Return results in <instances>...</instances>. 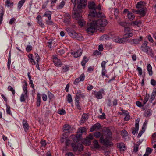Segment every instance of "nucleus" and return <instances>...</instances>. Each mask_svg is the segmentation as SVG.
I'll return each mask as SVG.
<instances>
[{"mask_svg":"<svg viewBox=\"0 0 156 156\" xmlns=\"http://www.w3.org/2000/svg\"><path fill=\"white\" fill-rule=\"evenodd\" d=\"M152 150L150 148L147 147L146 149V153L148 154L149 155L152 152Z\"/></svg>","mask_w":156,"mask_h":156,"instance_id":"obj_63","label":"nucleus"},{"mask_svg":"<svg viewBox=\"0 0 156 156\" xmlns=\"http://www.w3.org/2000/svg\"><path fill=\"white\" fill-rule=\"evenodd\" d=\"M121 134L122 137L125 140H128L129 139L128 133L125 130H123L121 132Z\"/></svg>","mask_w":156,"mask_h":156,"instance_id":"obj_22","label":"nucleus"},{"mask_svg":"<svg viewBox=\"0 0 156 156\" xmlns=\"http://www.w3.org/2000/svg\"><path fill=\"white\" fill-rule=\"evenodd\" d=\"M57 53L60 55H62L65 52L64 50L63 49H57L56 50Z\"/></svg>","mask_w":156,"mask_h":156,"instance_id":"obj_35","label":"nucleus"},{"mask_svg":"<svg viewBox=\"0 0 156 156\" xmlns=\"http://www.w3.org/2000/svg\"><path fill=\"white\" fill-rule=\"evenodd\" d=\"M37 22L39 23L40 26L42 27L43 28L44 27V24L42 22V18L40 15H38L36 18Z\"/></svg>","mask_w":156,"mask_h":156,"instance_id":"obj_21","label":"nucleus"},{"mask_svg":"<svg viewBox=\"0 0 156 156\" xmlns=\"http://www.w3.org/2000/svg\"><path fill=\"white\" fill-rule=\"evenodd\" d=\"M149 97V95L148 94H146L144 97V99L143 101V104H145L148 101Z\"/></svg>","mask_w":156,"mask_h":156,"instance_id":"obj_43","label":"nucleus"},{"mask_svg":"<svg viewBox=\"0 0 156 156\" xmlns=\"http://www.w3.org/2000/svg\"><path fill=\"white\" fill-rule=\"evenodd\" d=\"M136 105L139 107H141L144 106V105H142V103L139 101H137L136 102Z\"/></svg>","mask_w":156,"mask_h":156,"instance_id":"obj_60","label":"nucleus"},{"mask_svg":"<svg viewBox=\"0 0 156 156\" xmlns=\"http://www.w3.org/2000/svg\"><path fill=\"white\" fill-rule=\"evenodd\" d=\"M104 93V89H102L98 92L94 91L92 94H94L95 97L98 99H101L103 98L102 94H103Z\"/></svg>","mask_w":156,"mask_h":156,"instance_id":"obj_11","label":"nucleus"},{"mask_svg":"<svg viewBox=\"0 0 156 156\" xmlns=\"http://www.w3.org/2000/svg\"><path fill=\"white\" fill-rule=\"evenodd\" d=\"M22 125L26 132L28 131L29 129V126L27 123V120H23L22 122Z\"/></svg>","mask_w":156,"mask_h":156,"instance_id":"obj_19","label":"nucleus"},{"mask_svg":"<svg viewBox=\"0 0 156 156\" xmlns=\"http://www.w3.org/2000/svg\"><path fill=\"white\" fill-rule=\"evenodd\" d=\"M78 9L82 10L85 8L87 5V0H76Z\"/></svg>","mask_w":156,"mask_h":156,"instance_id":"obj_8","label":"nucleus"},{"mask_svg":"<svg viewBox=\"0 0 156 156\" xmlns=\"http://www.w3.org/2000/svg\"><path fill=\"white\" fill-rule=\"evenodd\" d=\"M88 60L89 59L87 58L86 56H84L83 58V60L81 62L82 65L83 66H84L85 64L87 62H88Z\"/></svg>","mask_w":156,"mask_h":156,"instance_id":"obj_31","label":"nucleus"},{"mask_svg":"<svg viewBox=\"0 0 156 156\" xmlns=\"http://www.w3.org/2000/svg\"><path fill=\"white\" fill-rule=\"evenodd\" d=\"M25 2V0H21L20 1L17 5L18 8L20 9Z\"/></svg>","mask_w":156,"mask_h":156,"instance_id":"obj_30","label":"nucleus"},{"mask_svg":"<svg viewBox=\"0 0 156 156\" xmlns=\"http://www.w3.org/2000/svg\"><path fill=\"white\" fill-rule=\"evenodd\" d=\"M46 23L49 25H53L54 23L51 20H48L46 21Z\"/></svg>","mask_w":156,"mask_h":156,"instance_id":"obj_61","label":"nucleus"},{"mask_svg":"<svg viewBox=\"0 0 156 156\" xmlns=\"http://www.w3.org/2000/svg\"><path fill=\"white\" fill-rule=\"evenodd\" d=\"M141 23L142 22L140 20L138 21H134L131 22L130 24L133 26H134L136 25L138 27H139L140 26Z\"/></svg>","mask_w":156,"mask_h":156,"instance_id":"obj_24","label":"nucleus"},{"mask_svg":"<svg viewBox=\"0 0 156 156\" xmlns=\"http://www.w3.org/2000/svg\"><path fill=\"white\" fill-rule=\"evenodd\" d=\"M133 35V33L132 32H130V31L127 34H125L124 37L125 38H128L132 37Z\"/></svg>","mask_w":156,"mask_h":156,"instance_id":"obj_42","label":"nucleus"},{"mask_svg":"<svg viewBox=\"0 0 156 156\" xmlns=\"http://www.w3.org/2000/svg\"><path fill=\"white\" fill-rule=\"evenodd\" d=\"M6 112L7 114L10 115H12V113L11 112L10 107L9 106L7 105Z\"/></svg>","mask_w":156,"mask_h":156,"instance_id":"obj_49","label":"nucleus"},{"mask_svg":"<svg viewBox=\"0 0 156 156\" xmlns=\"http://www.w3.org/2000/svg\"><path fill=\"white\" fill-rule=\"evenodd\" d=\"M24 83L25 84L23 87V92L21 94L20 98V100L21 102H24L26 100V99L28 97V91L27 89V84L26 81L24 82Z\"/></svg>","mask_w":156,"mask_h":156,"instance_id":"obj_5","label":"nucleus"},{"mask_svg":"<svg viewBox=\"0 0 156 156\" xmlns=\"http://www.w3.org/2000/svg\"><path fill=\"white\" fill-rule=\"evenodd\" d=\"M71 146L74 151H81L83 150V145L80 143H78L76 145L74 143L71 144Z\"/></svg>","mask_w":156,"mask_h":156,"instance_id":"obj_10","label":"nucleus"},{"mask_svg":"<svg viewBox=\"0 0 156 156\" xmlns=\"http://www.w3.org/2000/svg\"><path fill=\"white\" fill-rule=\"evenodd\" d=\"M51 12L50 11H47L43 15L44 17H46L48 18V20H51Z\"/></svg>","mask_w":156,"mask_h":156,"instance_id":"obj_28","label":"nucleus"},{"mask_svg":"<svg viewBox=\"0 0 156 156\" xmlns=\"http://www.w3.org/2000/svg\"><path fill=\"white\" fill-rule=\"evenodd\" d=\"M152 137V143H154L156 142V132L154 133L151 136Z\"/></svg>","mask_w":156,"mask_h":156,"instance_id":"obj_39","label":"nucleus"},{"mask_svg":"<svg viewBox=\"0 0 156 156\" xmlns=\"http://www.w3.org/2000/svg\"><path fill=\"white\" fill-rule=\"evenodd\" d=\"M88 6L90 9L92 10L90 11L89 16L92 17L97 16L98 18L102 16V12L100 11L101 9V7L100 5L96 6L95 3L91 2L88 3Z\"/></svg>","mask_w":156,"mask_h":156,"instance_id":"obj_2","label":"nucleus"},{"mask_svg":"<svg viewBox=\"0 0 156 156\" xmlns=\"http://www.w3.org/2000/svg\"><path fill=\"white\" fill-rule=\"evenodd\" d=\"M36 105L38 107H39L41 103V95L39 93H38L37 96Z\"/></svg>","mask_w":156,"mask_h":156,"instance_id":"obj_27","label":"nucleus"},{"mask_svg":"<svg viewBox=\"0 0 156 156\" xmlns=\"http://www.w3.org/2000/svg\"><path fill=\"white\" fill-rule=\"evenodd\" d=\"M16 20V19L14 18L13 17L11 19H10V20L9 21V23L11 25L13 23H14L15 22V21Z\"/></svg>","mask_w":156,"mask_h":156,"instance_id":"obj_58","label":"nucleus"},{"mask_svg":"<svg viewBox=\"0 0 156 156\" xmlns=\"http://www.w3.org/2000/svg\"><path fill=\"white\" fill-rule=\"evenodd\" d=\"M58 113L60 114L63 115L66 113L65 111L63 109H61L58 111Z\"/></svg>","mask_w":156,"mask_h":156,"instance_id":"obj_52","label":"nucleus"},{"mask_svg":"<svg viewBox=\"0 0 156 156\" xmlns=\"http://www.w3.org/2000/svg\"><path fill=\"white\" fill-rule=\"evenodd\" d=\"M8 90L12 92V95L14 96L15 94V90L10 85H9L8 87Z\"/></svg>","mask_w":156,"mask_h":156,"instance_id":"obj_37","label":"nucleus"},{"mask_svg":"<svg viewBox=\"0 0 156 156\" xmlns=\"http://www.w3.org/2000/svg\"><path fill=\"white\" fill-rule=\"evenodd\" d=\"M63 129L66 133L71 132L73 129V128L69 124H66L63 126Z\"/></svg>","mask_w":156,"mask_h":156,"instance_id":"obj_15","label":"nucleus"},{"mask_svg":"<svg viewBox=\"0 0 156 156\" xmlns=\"http://www.w3.org/2000/svg\"><path fill=\"white\" fill-rule=\"evenodd\" d=\"M127 16L128 18L130 21L133 20L135 17V16L133 14L129 11L128 12L127 14Z\"/></svg>","mask_w":156,"mask_h":156,"instance_id":"obj_25","label":"nucleus"},{"mask_svg":"<svg viewBox=\"0 0 156 156\" xmlns=\"http://www.w3.org/2000/svg\"><path fill=\"white\" fill-rule=\"evenodd\" d=\"M96 24L98 27H104L106 26L107 24V20L104 19L98 20H95Z\"/></svg>","mask_w":156,"mask_h":156,"instance_id":"obj_9","label":"nucleus"},{"mask_svg":"<svg viewBox=\"0 0 156 156\" xmlns=\"http://www.w3.org/2000/svg\"><path fill=\"white\" fill-rule=\"evenodd\" d=\"M112 34L110 35H107L106 34H104L103 36H102L100 39L101 40L102 39L103 40H108L111 37H112Z\"/></svg>","mask_w":156,"mask_h":156,"instance_id":"obj_29","label":"nucleus"},{"mask_svg":"<svg viewBox=\"0 0 156 156\" xmlns=\"http://www.w3.org/2000/svg\"><path fill=\"white\" fill-rule=\"evenodd\" d=\"M130 31V28L128 27H124V32L126 34H127Z\"/></svg>","mask_w":156,"mask_h":156,"instance_id":"obj_54","label":"nucleus"},{"mask_svg":"<svg viewBox=\"0 0 156 156\" xmlns=\"http://www.w3.org/2000/svg\"><path fill=\"white\" fill-rule=\"evenodd\" d=\"M79 132H80L81 134L86 131V129L83 127L80 128L79 130Z\"/></svg>","mask_w":156,"mask_h":156,"instance_id":"obj_56","label":"nucleus"},{"mask_svg":"<svg viewBox=\"0 0 156 156\" xmlns=\"http://www.w3.org/2000/svg\"><path fill=\"white\" fill-rule=\"evenodd\" d=\"M111 38L112 39V41L115 42L119 43H124L126 42V40L123 38H120L118 36H116L114 37H111Z\"/></svg>","mask_w":156,"mask_h":156,"instance_id":"obj_12","label":"nucleus"},{"mask_svg":"<svg viewBox=\"0 0 156 156\" xmlns=\"http://www.w3.org/2000/svg\"><path fill=\"white\" fill-rule=\"evenodd\" d=\"M140 14L143 16L146 14V10L145 9H140Z\"/></svg>","mask_w":156,"mask_h":156,"instance_id":"obj_46","label":"nucleus"},{"mask_svg":"<svg viewBox=\"0 0 156 156\" xmlns=\"http://www.w3.org/2000/svg\"><path fill=\"white\" fill-rule=\"evenodd\" d=\"M6 3L8 7H10L12 6L13 3V2H10V0H7Z\"/></svg>","mask_w":156,"mask_h":156,"instance_id":"obj_47","label":"nucleus"},{"mask_svg":"<svg viewBox=\"0 0 156 156\" xmlns=\"http://www.w3.org/2000/svg\"><path fill=\"white\" fill-rule=\"evenodd\" d=\"M78 23L79 24L81 27L83 26L86 23V22L81 18L78 20Z\"/></svg>","mask_w":156,"mask_h":156,"instance_id":"obj_34","label":"nucleus"},{"mask_svg":"<svg viewBox=\"0 0 156 156\" xmlns=\"http://www.w3.org/2000/svg\"><path fill=\"white\" fill-rule=\"evenodd\" d=\"M152 113V111L150 109H148L145 110V112L144 115L145 116H148L150 115Z\"/></svg>","mask_w":156,"mask_h":156,"instance_id":"obj_36","label":"nucleus"},{"mask_svg":"<svg viewBox=\"0 0 156 156\" xmlns=\"http://www.w3.org/2000/svg\"><path fill=\"white\" fill-rule=\"evenodd\" d=\"M53 57V62L54 64L57 66H61L62 65V62L60 59L57 58V55H55Z\"/></svg>","mask_w":156,"mask_h":156,"instance_id":"obj_14","label":"nucleus"},{"mask_svg":"<svg viewBox=\"0 0 156 156\" xmlns=\"http://www.w3.org/2000/svg\"><path fill=\"white\" fill-rule=\"evenodd\" d=\"M94 146L96 148H98L100 147V146L97 140H94Z\"/></svg>","mask_w":156,"mask_h":156,"instance_id":"obj_44","label":"nucleus"},{"mask_svg":"<svg viewBox=\"0 0 156 156\" xmlns=\"http://www.w3.org/2000/svg\"><path fill=\"white\" fill-rule=\"evenodd\" d=\"M156 90H154L151 95V98H150V100H151V101H153L154 98L156 96Z\"/></svg>","mask_w":156,"mask_h":156,"instance_id":"obj_40","label":"nucleus"},{"mask_svg":"<svg viewBox=\"0 0 156 156\" xmlns=\"http://www.w3.org/2000/svg\"><path fill=\"white\" fill-rule=\"evenodd\" d=\"M41 146L45 147L47 145L45 140H41Z\"/></svg>","mask_w":156,"mask_h":156,"instance_id":"obj_50","label":"nucleus"},{"mask_svg":"<svg viewBox=\"0 0 156 156\" xmlns=\"http://www.w3.org/2000/svg\"><path fill=\"white\" fill-rule=\"evenodd\" d=\"M42 97L43 100L44 101H46L47 99V96L45 94H42Z\"/></svg>","mask_w":156,"mask_h":156,"instance_id":"obj_64","label":"nucleus"},{"mask_svg":"<svg viewBox=\"0 0 156 156\" xmlns=\"http://www.w3.org/2000/svg\"><path fill=\"white\" fill-rule=\"evenodd\" d=\"M129 42L131 44H136L139 43V41L138 39H134L131 40Z\"/></svg>","mask_w":156,"mask_h":156,"instance_id":"obj_32","label":"nucleus"},{"mask_svg":"<svg viewBox=\"0 0 156 156\" xmlns=\"http://www.w3.org/2000/svg\"><path fill=\"white\" fill-rule=\"evenodd\" d=\"M32 49V47L31 45H27L26 47V51L27 52L30 51Z\"/></svg>","mask_w":156,"mask_h":156,"instance_id":"obj_55","label":"nucleus"},{"mask_svg":"<svg viewBox=\"0 0 156 156\" xmlns=\"http://www.w3.org/2000/svg\"><path fill=\"white\" fill-rule=\"evenodd\" d=\"M67 101L69 103H71L73 101L71 95L70 94H69L68 95Z\"/></svg>","mask_w":156,"mask_h":156,"instance_id":"obj_48","label":"nucleus"},{"mask_svg":"<svg viewBox=\"0 0 156 156\" xmlns=\"http://www.w3.org/2000/svg\"><path fill=\"white\" fill-rule=\"evenodd\" d=\"M70 17V16H69V18H65L64 19V22L67 24H69L70 23L69 17Z\"/></svg>","mask_w":156,"mask_h":156,"instance_id":"obj_62","label":"nucleus"},{"mask_svg":"<svg viewBox=\"0 0 156 156\" xmlns=\"http://www.w3.org/2000/svg\"><path fill=\"white\" fill-rule=\"evenodd\" d=\"M48 98L51 101L52 99L54 98L53 95L50 92H48Z\"/></svg>","mask_w":156,"mask_h":156,"instance_id":"obj_53","label":"nucleus"},{"mask_svg":"<svg viewBox=\"0 0 156 156\" xmlns=\"http://www.w3.org/2000/svg\"><path fill=\"white\" fill-rule=\"evenodd\" d=\"M117 147L121 151H124L125 150V147L123 143H119L117 144Z\"/></svg>","mask_w":156,"mask_h":156,"instance_id":"obj_20","label":"nucleus"},{"mask_svg":"<svg viewBox=\"0 0 156 156\" xmlns=\"http://www.w3.org/2000/svg\"><path fill=\"white\" fill-rule=\"evenodd\" d=\"M82 53V51L80 49L76 51H72L71 52V54L74 57L77 58L81 55Z\"/></svg>","mask_w":156,"mask_h":156,"instance_id":"obj_16","label":"nucleus"},{"mask_svg":"<svg viewBox=\"0 0 156 156\" xmlns=\"http://www.w3.org/2000/svg\"><path fill=\"white\" fill-rule=\"evenodd\" d=\"M97 28V25L96 24L95 20L88 23L85 27L86 30L89 34H92L95 32Z\"/></svg>","mask_w":156,"mask_h":156,"instance_id":"obj_3","label":"nucleus"},{"mask_svg":"<svg viewBox=\"0 0 156 156\" xmlns=\"http://www.w3.org/2000/svg\"><path fill=\"white\" fill-rule=\"evenodd\" d=\"M145 4L144 1H141L137 3L136 7L137 9L143 8L145 5Z\"/></svg>","mask_w":156,"mask_h":156,"instance_id":"obj_23","label":"nucleus"},{"mask_svg":"<svg viewBox=\"0 0 156 156\" xmlns=\"http://www.w3.org/2000/svg\"><path fill=\"white\" fill-rule=\"evenodd\" d=\"M82 10L78 9L75 10L74 9L73 11L72 17L73 19H75L77 20H78L81 18V12Z\"/></svg>","mask_w":156,"mask_h":156,"instance_id":"obj_7","label":"nucleus"},{"mask_svg":"<svg viewBox=\"0 0 156 156\" xmlns=\"http://www.w3.org/2000/svg\"><path fill=\"white\" fill-rule=\"evenodd\" d=\"M116 19L117 20V23L121 26L125 27L127 26V23L120 20L119 17H116Z\"/></svg>","mask_w":156,"mask_h":156,"instance_id":"obj_17","label":"nucleus"},{"mask_svg":"<svg viewBox=\"0 0 156 156\" xmlns=\"http://www.w3.org/2000/svg\"><path fill=\"white\" fill-rule=\"evenodd\" d=\"M80 97L84 98L85 97V95L83 94L80 90H78L76 94L75 98L76 102L78 104L79 103L80 98Z\"/></svg>","mask_w":156,"mask_h":156,"instance_id":"obj_13","label":"nucleus"},{"mask_svg":"<svg viewBox=\"0 0 156 156\" xmlns=\"http://www.w3.org/2000/svg\"><path fill=\"white\" fill-rule=\"evenodd\" d=\"M71 137L72 140L74 142H77L79 141V137H78V135H76V136L72 135Z\"/></svg>","mask_w":156,"mask_h":156,"instance_id":"obj_33","label":"nucleus"},{"mask_svg":"<svg viewBox=\"0 0 156 156\" xmlns=\"http://www.w3.org/2000/svg\"><path fill=\"white\" fill-rule=\"evenodd\" d=\"M139 130V127H136L135 128L133 127L131 128L132 133L133 134L135 135L138 132Z\"/></svg>","mask_w":156,"mask_h":156,"instance_id":"obj_38","label":"nucleus"},{"mask_svg":"<svg viewBox=\"0 0 156 156\" xmlns=\"http://www.w3.org/2000/svg\"><path fill=\"white\" fill-rule=\"evenodd\" d=\"M137 70L139 72V74L140 75H141L142 74V69L138 66H137Z\"/></svg>","mask_w":156,"mask_h":156,"instance_id":"obj_57","label":"nucleus"},{"mask_svg":"<svg viewBox=\"0 0 156 156\" xmlns=\"http://www.w3.org/2000/svg\"><path fill=\"white\" fill-rule=\"evenodd\" d=\"M94 135L97 138H99L101 136L100 141L103 144L107 145H111V143L109 141L112 138V133L108 128H106L101 134L100 132H96L94 133Z\"/></svg>","mask_w":156,"mask_h":156,"instance_id":"obj_1","label":"nucleus"},{"mask_svg":"<svg viewBox=\"0 0 156 156\" xmlns=\"http://www.w3.org/2000/svg\"><path fill=\"white\" fill-rule=\"evenodd\" d=\"M65 4V2L64 1H62L61 3L58 5L57 7V9H62L63 7Z\"/></svg>","mask_w":156,"mask_h":156,"instance_id":"obj_41","label":"nucleus"},{"mask_svg":"<svg viewBox=\"0 0 156 156\" xmlns=\"http://www.w3.org/2000/svg\"><path fill=\"white\" fill-rule=\"evenodd\" d=\"M82 122H84V121H85L87 118V116L85 115H82Z\"/></svg>","mask_w":156,"mask_h":156,"instance_id":"obj_59","label":"nucleus"},{"mask_svg":"<svg viewBox=\"0 0 156 156\" xmlns=\"http://www.w3.org/2000/svg\"><path fill=\"white\" fill-rule=\"evenodd\" d=\"M78 78L79 79V80L80 79V81H83L85 79V75L83 73Z\"/></svg>","mask_w":156,"mask_h":156,"instance_id":"obj_51","label":"nucleus"},{"mask_svg":"<svg viewBox=\"0 0 156 156\" xmlns=\"http://www.w3.org/2000/svg\"><path fill=\"white\" fill-rule=\"evenodd\" d=\"M62 69L64 72H67L69 70V67L65 65L62 66Z\"/></svg>","mask_w":156,"mask_h":156,"instance_id":"obj_45","label":"nucleus"},{"mask_svg":"<svg viewBox=\"0 0 156 156\" xmlns=\"http://www.w3.org/2000/svg\"><path fill=\"white\" fill-rule=\"evenodd\" d=\"M148 43L147 41H144L142 45L140 48L143 51L147 53L151 56H153L152 50L150 47L147 46Z\"/></svg>","mask_w":156,"mask_h":156,"instance_id":"obj_4","label":"nucleus"},{"mask_svg":"<svg viewBox=\"0 0 156 156\" xmlns=\"http://www.w3.org/2000/svg\"><path fill=\"white\" fill-rule=\"evenodd\" d=\"M67 31L69 35L73 38L78 39L81 37V35L80 34H77L71 28H68L67 30Z\"/></svg>","mask_w":156,"mask_h":156,"instance_id":"obj_6","label":"nucleus"},{"mask_svg":"<svg viewBox=\"0 0 156 156\" xmlns=\"http://www.w3.org/2000/svg\"><path fill=\"white\" fill-rule=\"evenodd\" d=\"M147 69L149 75L150 76H152L153 75V72L152 70V66L150 64H147Z\"/></svg>","mask_w":156,"mask_h":156,"instance_id":"obj_26","label":"nucleus"},{"mask_svg":"<svg viewBox=\"0 0 156 156\" xmlns=\"http://www.w3.org/2000/svg\"><path fill=\"white\" fill-rule=\"evenodd\" d=\"M101 127V125L98 123H96L93 125L90 128V131L93 132L95 130H98L100 129Z\"/></svg>","mask_w":156,"mask_h":156,"instance_id":"obj_18","label":"nucleus"}]
</instances>
